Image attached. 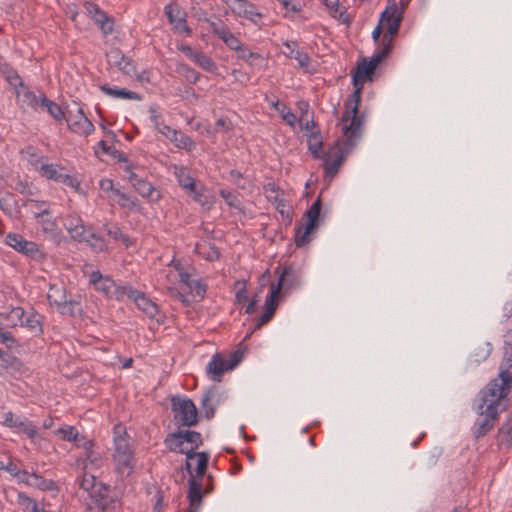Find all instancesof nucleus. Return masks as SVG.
<instances>
[{
	"label": "nucleus",
	"mask_w": 512,
	"mask_h": 512,
	"mask_svg": "<svg viewBox=\"0 0 512 512\" xmlns=\"http://www.w3.org/2000/svg\"><path fill=\"white\" fill-rule=\"evenodd\" d=\"M284 46L286 50L284 54L291 59L297 60L301 68H307L310 63V58L307 53L300 51L295 42H285Z\"/></svg>",
	"instance_id": "a878e982"
},
{
	"label": "nucleus",
	"mask_w": 512,
	"mask_h": 512,
	"mask_svg": "<svg viewBox=\"0 0 512 512\" xmlns=\"http://www.w3.org/2000/svg\"><path fill=\"white\" fill-rule=\"evenodd\" d=\"M115 453L114 456L133 453L129 441L126 437L117 436L114 439Z\"/></svg>",
	"instance_id": "49530a36"
},
{
	"label": "nucleus",
	"mask_w": 512,
	"mask_h": 512,
	"mask_svg": "<svg viewBox=\"0 0 512 512\" xmlns=\"http://www.w3.org/2000/svg\"><path fill=\"white\" fill-rule=\"evenodd\" d=\"M98 146L102 150L103 153L111 155L113 158L117 159L119 162H127V157L121 151L113 148L108 145L106 141L101 140L98 143Z\"/></svg>",
	"instance_id": "de8ad7c7"
},
{
	"label": "nucleus",
	"mask_w": 512,
	"mask_h": 512,
	"mask_svg": "<svg viewBox=\"0 0 512 512\" xmlns=\"http://www.w3.org/2000/svg\"><path fill=\"white\" fill-rule=\"evenodd\" d=\"M284 8L286 11H291V12L296 13V12L301 11L302 5H301L300 0H287L285 2Z\"/></svg>",
	"instance_id": "774afa93"
},
{
	"label": "nucleus",
	"mask_w": 512,
	"mask_h": 512,
	"mask_svg": "<svg viewBox=\"0 0 512 512\" xmlns=\"http://www.w3.org/2000/svg\"><path fill=\"white\" fill-rule=\"evenodd\" d=\"M186 455V461H189L195 457H197V467H196V476L197 478H202L207 471L210 455L207 452H196L195 448L185 451L184 453Z\"/></svg>",
	"instance_id": "b1692460"
},
{
	"label": "nucleus",
	"mask_w": 512,
	"mask_h": 512,
	"mask_svg": "<svg viewBox=\"0 0 512 512\" xmlns=\"http://www.w3.org/2000/svg\"><path fill=\"white\" fill-rule=\"evenodd\" d=\"M92 503L99 509L100 512H109L114 509L116 497L112 494L111 487L103 483L98 484V488L91 492Z\"/></svg>",
	"instance_id": "4468645a"
},
{
	"label": "nucleus",
	"mask_w": 512,
	"mask_h": 512,
	"mask_svg": "<svg viewBox=\"0 0 512 512\" xmlns=\"http://www.w3.org/2000/svg\"><path fill=\"white\" fill-rule=\"evenodd\" d=\"M492 351V344L484 339H475L472 341L469 349V361L474 364H480L485 361Z\"/></svg>",
	"instance_id": "6ab92c4d"
},
{
	"label": "nucleus",
	"mask_w": 512,
	"mask_h": 512,
	"mask_svg": "<svg viewBox=\"0 0 512 512\" xmlns=\"http://www.w3.org/2000/svg\"><path fill=\"white\" fill-rule=\"evenodd\" d=\"M130 299H132L137 307L142 310L148 317L154 318L158 313V306L150 300L146 295L137 290H130Z\"/></svg>",
	"instance_id": "412c9836"
},
{
	"label": "nucleus",
	"mask_w": 512,
	"mask_h": 512,
	"mask_svg": "<svg viewBox=\"0 0 512 512\" xmlns=\"http://www.w3.org/2000/svg\"><path fill=\"white\" fill-rule=\"evenodd\" d=\"M116 282L108 277H104L99 283L95 285L98 291L103 292L107 297H110L111 291Z\"/></svg>",
	"instance_id": "4d7b16f0"
},
{
	"label": "nucleus",
	"mask_w": 512,
	"mask_h": 512,
	"mask_svg": "<svg viewBox=\"0 0 512 512\" xmlns=\"http://www.w3.org/2000/svg\"><path fill=\"white\" fill-rule=\"evenodd\" d=\"M105 231L111 238L114 240H121L127 247L132 244L129 236L124 234L116 225L111 227L105 226Z\"/></svg>",
	"instance_id": "c03bdc74"
},
{
	"label": "nucleus",
	"mask_w": 512,
	"mask_h": 512,
	"mask_svg": "<svg viewBox=\"0 0 512 512\" xmlns=\"http://www.w3.org/2000/svg\"><path fill=\"white\" fill-rule=\"evenodd\" d=\"M326 7L333 13V17L341 20L343 23L350 24L351 17L346 14L345 9L340 10L339 0H325Z\"/></svg>",
	"instance_id": "e433bc0d"
},
{
	"label": "nucleus",
	"mask_w": 512,
	"mask_h": 512,
	"mask_svg": "<svg viewBox=\"0 0 512 512\" xmlns=\"http://www.w3.org/2000/svg\"><path fill=\"white\" fill-rule=\"evenodd\" d=\"M301 124L302 130L306 132V135L311 139L321 138V131L318 128L317 123L314 121L313 116H309L304 119Z\"/></svg>",
	"instance_id": "ea45409f"
},
{
	"label": "nucleus",
	"mask_w": 512,
	"mask_h": 512,
	"mask_svg": "<svg viewBox=\"0 0 512 512\" xmlns=\"http://www.w3.org/2000/svg\"><path fill=\"white\" fill-rule=\"evenodd\" d=\"M41 94L36 95L35 92L31 91L28 87L22 86V88L16 90V96L20 107L23 110H37L41 106Z\"/></svg>",
	"instance_id": "aec40b11"
},
{
	"label": "nucleus",
	"mask_w": 512,
	"mask_h": 512,
	"mask_svg": "<svg viewBox=\"0 0 512 512\" xmlns=\"http://www.w3.org/2000/svg\"><path fill=\"white\" fill-rule=\"evenodd\" d=\"M321 208L322 202L319 196L305 212V224H299L295 227V244L297 247H303L311 241L310 234L319 226Z\"/></svg>",
	"instance_id": "7ed1b4c3"
},
{
	"label": "nucleus",
	"mask_w": 512,
	"mask_h": 512,
	"mask_svg": "<svg viewBox=\"0 0 512 512\" xmlns=\"http://www.w3.org/2000/svg\"><path fill=\"white\" fill-rule=\"evenodd\" d=\"M7 81L15 88V91L25 86L21 77L16 72L9 73L7 75Z\"/></svg>",
	"instance_id": "0e129e2a"
},
{
	"label": "nucleus",
	"mask_w": 512,
	"mask_h": 512,
	"mask_svg": "<svg viewBox=\"0 0 512 512\" xmlns=\"http://www.w3.org/2000/svg\"><path fill=\"white\" fill-rule=\"evenodd\" d=\"M0 343L6 345L7 348L15 347L17 341L14 339L10 331H7L0 327Z\"/></svg>",
	"instance_id": "bf43d9fd"
},
{
	"label": "nucleus",
	"mask_w": 512,
	"mask_h": 512,
	"mask_svg": "<svg viewBox=\"0 0 512 512\" xmlns=\"http://www.w3.org/2000/svg\"><path fill=\"white\" fill-rule=\"evenodd\" d=\"M216 395V391L214 388H211L205 392V394L201 398V407L204 411V415L207 419H211L215 414V408L211 404V401Z\"/></svg>",
	"instance_id": "72a5a7b5"
},
{
	"label": "nucleus",
	"mask_w": 512,
	"mask_h": 512,
	"mask_svg": "<svg viewBox=\"0 0 512 512\" xmlns=\"http://www.w3.org/2000/svg\"><path fill=\"white\" fill-rule=\"evenodd\" d=\"M69 129L82 136H88L94 131L93 123L87 118L81 107L77 108L76 113L67 112L65 117Z\"/></svg>",
	"instance_id": "ddd939ff"
},
{
	"label": "nucleus",
	"mask_w": 512,
	"mask_h": 512,
	"mask_svg": "<svg viewBox=\"0 0 512 512\" xmlns=\"http://www.w3.org/2000/svg\"><path fill=\"white\" fill-rule=\"evenodd\" d=\"M180 11L177 6H174L173 4H168L165 7V14L167 15L169 21L171 23H174L176 21L185 23V20L181 17H178Z\"/></svg>",
	"instance_id": "13d9d810"
},
{
	"label": "nucleus",
	"mask_w": 512,
	"mask_h": 512,
	"mask_svg": "<svg viewBox=\"0 0 512 512\" xmlns=\"http://www.w3.org/2000/svg\"><path fill=\"white\" fill-rule=\"evenodd\" d=\"M178 148L192 150L195 147L194 141L182 132L175 131L169 138Z\"/></svg>",
	"instance_id": "f704fd0d"
},
{
	"label": "nucleus",
	"mask_w": 512,
	"mask_h": 512,
	"mask_svg": "<svg viewBox=\"0 0 512 512\" xmlns=\"http://www.w3.org/2000/svg\"><path fill=\"white\" fill-rule=\"evenodd\" d=\"M25 312L21 307H15L11 309L10 317L16 318L20 321L22 326H26L33 333H41L42 332V316L36 312L30 313L27 317L24 318Z\"/></svg>",
	"instance_id": "f3484780"
},
{
	"label": "nucleus",
	"mask_w": 512,
	"mask_h": 512,
	"mask_svg": "<svg viewBox=\"0 0 512 512\" xmlns=\"http://www.w3.org/2000/svg\"><path fill=\"white\" fill-rule=\"evenodd\" d=\"M223 36L220 38L224 41V43L232 50H235V51H239L241 50L242 48V44L240 42V40L234 35L232 34L229 29L225 32V33H222Z\"/></svg>",
	"instance_id": "3c124183"
},
{
	"label": "nucleus",
	"mask_w": 512,
	"mask_h": 512,
	"mask_svg": "<svg viewBox=\"0 0 512 512\" xmlns=\"http://www.w3.org/2000/svg\"><path fill=\"white\" fill-rule=\"evenodd\" d=\"M35 217L39 219L42 232L52 240L60 243L62 238V230L59 228L56 220L51 217L50 210L48 207L44 208L40 212H35Z\"/></svg>",
	"instance_id": "2eb2a0df"
},
{
	"label": "nucleus",
	"mask_w": 512,
	"mask_h": 512,
	"mask_svg": "<svg viewBox=\"0 0 512 512\" xmlns=\"http://www.w3.org/2000/svg\"><path fill=\"white\" fill-rule=\"evenodd\" d=\"M354 87L356 89L350 99L345 102V112L341 117V122L344 123L343 135L348 136V147L353 146L355 138L362 137L365 123V115L359 112L363 85Z\"/></svg>",
	"instance_id": "f03ea898"
},
{
	"label": "nucleus",
	"mask_w": 512,
	"mask_h": 512,
	"mask_svg": "<svg viewBox=\"0 0 512 512\" xmlns=\"http://www.w3.org/2000/svg\"><path fill=\"white\" fill-rule=\"evenodd\" d=\"M134 188L142 197L150 198L152 197V194L154 192V187L152 186V184L144 179L137 183V186H135Z\"/></svg>",
	"instance_id": "6e6d98bb"
},
{
	"label": "nucleus",
	"mask_w": 512,
	"mask_h": 512,
	"mask_svg": "<svg viewBox=\"0 0 512 512\" xmlns=\"http://www.w3.org/2000/svg\"><path fill=\"white\" fill-rule=\"evenodd\" d=\"M196 477V475H191L188 480L187 498L189 500V507L186 512H197L203 502L202 483Z\"/></svg>",
	"instance_id": "a211bd4d"
},
{
	"label": "nucleus",
	"mask_w": 512,
	"mask_h": 512,
	"mask_svg": "<svg viewBox=\"0 0 512 512\" xmlns=\"http://www.w3.org/2000/svg\"><path fill=\"white\" fill-rule=\"evenodd\" d=\"M40 174L47 179H52L74 189H78L80 186L79 180L70 175L66 168L55 164H43L40 168Z\"/></svg>",
	"instance_id": "9b49d317"
},
{
	"label": "nucleus",
	"mask_w": 512,
	"mask_h": 512,
	"mask_svg": "<svg viewBox=\"0 0 512 512\" xmlns=\"http://www.w3.org/2000/svg\"><path fill=\"white\" fill-rule=\"evenodd\" d=\"M47 298L50 304H54L56 306L64 304L63 301L67 299L64 287L58 285H51L49 288V292L47 294Z\"/></svg>",
	"instance_id": "4c0bfd02"
},
{
	"label": "nucleus",
	"mask_w": 512,
	"mask_h": 512,
	"mask_svg": "<svg viewBox=\"0 0 512 512\" xmlns=\"http://www.w3.org/2000/svg\"><path fill=\"white\" fill-rule=\"evenodd\" d=\"M344 137L345 140L341 145L340 140H337L335 145L329 149L328 154L334 156V159L332 161H329L328 159L324 161L325 174L330 178H333L337 174L341 164L344 161L345 156L356 147L360 139L355 138L353 146L348 147V136Z\"/></svg>",
	"instance_id": "1a4fd4ad"
},
{
	"label": "nucleus",
	"mask_w": 512,
	"mask_h": 512,
	"mask_svg": "<svg viewBox=\"0 0 512 512\" xmlns=\"http://www.w3.org/2000/svg\"><path fill=\"white\" fill-rule=\"evenodd\" d=\"M219 194L230 207L238 208L240 206V200L234 192L222 189Z\"/></svg>",
	"instance_id": "5fc2aeb1"
},
{
	"label": "nucleus",
	"mask_w": 512,
	"mask_h": 512,
	"mask_svg": "<svg viewBox=\"0 0 512 512\" xmlns=\"http://www.w3.org/2000/svg\"><path fill=\"white\" fill-rule=\"evenodd\" d=\"M17 503L24 512H39L38 504L22 492L17 493Z\"/></svg>",
	"instance_id": "a19ab883"
},
{
	"label": "nucleus",
	"mask_w": 512,
	"mask_h": 512,
	"mask_svg": "<svg viewBox=\"0 0 512 512\" xmlns=\"http://www.w3.org/2000/svg\"><path fill=\"white\" fill-rule=\"evenodd\" d=\"M82 241L88 242L96 252L104 251L106 248L104 240L93 232L86 231V239H83Z\"/></svg>",
	"instance_id": "a18cd8bd"
},
{
	"label": "nucleus",
	"mask_w": 512,
	"mask_h": 512,
	"mask_svg": "<svg viewBox=\"0 0 512 512\" xmlns=\"http://www.w3.org/2000/svg\"><path fill=\"white\" fill-rule=\"evenodd\" d=\"M511 390L512 376L502 371L479 392L474 403V410L478 414L473 428L475 438H481L491 431L498 418L501 401Z\"/></svg>",
	"instance_id": "f257e3e1"
},
{
	"label": "nucleus",
	"mask_w": 512,
	"mask_h": 512,
	"mask_svg": "<svg viewBox=\"0 0 512 512\" xmlns=\"http://www.w3.org/2000/svg\"><path fill=\"white\" fill-rule=\"evenodd\" d=\"M290 274L291 270L285 268L280 275L277 284L273 283L271 285L270 292L265 300V311L260 317L257 318L254 327L255 330L260 329L273 318L278 306V299L281 296V289L283 286L288 285Z\"/></svg>",
	"instance_id": "20e7f679"
},
{
	"label": "nucleus",
	"mask_w": 512,
	"mask_h": 512,
	"mask_svg": "<svg viewBox=\"0 0 512 512\" xmlns=\"http://www.w3.org/2000/svg\"><path fill=\"white\" fill-rule=\"evenodd\" d=\"M389 55V48H381L380 51L375 53L371 58H363L358 62L356 70L352 76L353 85H363L366 81L372 80L377 66Z\"/></svg>",
	"instance_id": "0eeeda50"
},
{
	"label": "nucleus",
	"mask_w": 512,
	"mask_h": 512,
	"mask_svg": "<svg viewBox=\"0 0 512 512\" xmlns=\"http://www.w3.org/2000/svg\"><path fill=\"white\" fill-rule=\"evenodd\" d=\"M177 270H179V282L185 285L191 293H195L199 298H204L206 293V286L202 284L199 280H195L191 278V275L182 269H180V264L175 266Z\"/></svg>",
	"instance_id": "5701e85b"
},
{
	"label": "nucleus",
	"mask_w": 512,
	"mask_h": 512,
	"mask_svg": "<svg viewBox=\"0 0 512 512\" xmlns=\"http://www.w3.org/2000/svg\"><path fill=\"white\" fill-rule=\"evenodd\" d=\"M107 62L110 66L117 67L122 73L133 76L136 74L132 60L126 57L118 48H112L106 53Z\"/></svg>",
	"instance_id": "dca6fc26"
},
{
	"label": "nucleus",
	"mask_w": 512,
	"mask_h": 512,
	"mask_svg": "<svg viewBox=\"0 0 512 512\" xmlns=\"http://www.w3.org/2000/svg\"><path fill=\"white\" fill-rule=\"evenodd\" d=\"M93 19L104 34L112 33L114 21L104 11L100 10L97 14H94Z\"/></svg>",
	"instance_id": "c9c22d12"
},
{
	"label": "nucleus",
	"mask_w": 512,
	"mask_h": 512,
	"mask_svg": "<svg viewBox=\"0 0 512 512\" xmlns=\"http://www.w3.org/2000/svg\"><path fill=\"white\" fill-rule=\"evenodd\" d=\"M22 476V481L38 489L53 490L55 487V483L52 480L45 479L44 477L36 473H29L27 471H23Z\"/></svg>",
	"instance_id": "393cba45"
},
{
	"label": "nucleus",
	"mask_w": 512,
	"mask_h": 512,
	"mask_svg": "<svg viewBox=\"0 0 512 512\" xmlns=\"http://www.w3.org/2000/svg\"><path fill=\"white\" fill-rule=\"evenodd\" d=\"M130 290H134L131 286L128 285H119L117 283L114 284V288L111 291L110 298H114L116 300H122L125 295L130 298Z\"/></svg>",
	"instance_id": "603ef678"
},
{
	"label": "nucleus",
	"mask_w": 512,
	"mask_h": 512,
	"mask_svg": "<svg viewBox=\"0 0 512 512\" xmlns=\"http://www.w3.org/2000/svg\"><path fill=\"white\" fill-rule=\"evenodd\" d=\"M298 108L301 111V115L299 118L300 123H302L305 118L313 115V113L309 110V103L306 101H300L298 103Z\"/></svg>",
	"instance_id": "338daca9"
},
{
	"label": "nucleus",
	"mask_w": 512,
	"mask_h": 512,
	"mask_svg": "<svg viewBox=\"0 0 512 512\" xmlns=\"http://www.w3.org/2000/svg\"><path fill=\"white\" fill-rule=\"evenodd\" d=\"M243 356V351L236 350L230 354L229 360L226 361L222 358L221 354L216 353L209 361L206 372L213 381L219 382L226 371L233 370L241 363Z\"/></svg>",
	"instance_id": "6e6552de"
},
{
	"label": "nucleus",
	"mask_w": 512,
	"mask_h": 512,
	"mask_svg": "<svg viewBox=\"0 0 512 512\" xmlns=\"http://www.w3.org/2000/svg\"><path fill=\"white\" fill-rule=\"evenodd\" d=\"M22 367L20 360L0 349V374L19 371Z\"/></svg>",
	"instance_id": "bb28decb"
},
{
	"label": "nucleus",
	"mask_w": 512,
	"mask_h": 512,
	"mask_svg": "<svg viewBox=\"0 0 512 512\" xmlns=\"http://www.w3.org/2000/svg\"><path fill=\"white\" fill-rule=\"evenodd\" d=\"M93 442L91 440H84L80 447L85 449L86 461L93 466H100L101 459L99 455L93 451Z\"/></svg>",
	"instance_id": "37998d69"
},
{
	"label": "nucleus",
	"mask_w": 512,
	"mask_h": 512,
	"mask_svg": "<svg viewBox=\"0 0 512 512\" xmlns=\"http://www.w3.org/2000/svg\"><path fill=\"white\" fill-rule=\"evenodd\" d=\"M512 367V330L511 331H508L507 334L505 335V340H504V357H503V362L500 366L501 368V371H505L506 373H509L508 372V369Z\"/></svg>",
	"instance_id": "2f4dec72"
},
{
	"label": "nucleus",
	"mask_w": 512,
	"mask_h": 512,
	"mask_svg": "<svg viewBox=\"0 0 512 512\" xmlns=\"http://www.w3.org/2000/svg\"><path fill=\"white\" fill-rule=\"evenodd\" d=\"M166 447L172 451L177 453H184L183 449V440L180 437V433L174 432L167 435L164 441Z\"/></svg>",
	"instance_id": "58836bf2"
},
{
	"label": "nucleus",
	"mask_w": 512,
	"mask_h": 512,
	"mask_svg": "<svg viewBox=\"0 0 512 512\" xmlns=\"http://www.w3.org/2000/svg\"><path fill=\"white\" fill-rule=\"evenodd\" d=\"M290 274L291 270L285 268L280 275L277 284L273 283L271 285L270 292L265 300V311L260 317L257 318L254 327L255 330L260 329L273 318L278 306V299L281 296V289L283 286L288 285Z\"/></svg>",
	"instance_id": "39448f33"
},
{
	"label": "nucleus",
	"mask_w": 512,
	"mask_h": 512,
	"mask_svg": "<svg viewBox=\"0 0 512 512\" xmlns=\"http://www.w3.org/2000/svg\"><path fill=\"white\" fill-rule=\"evenodd\" d=\"M238 57L246 62H249L250 64H252V59H261V56L258 53L244 49L243 47L238 51Z\"/></svg>",
	"instance_id": "e2e57ef3"
},
{
	"label": "nucleus",
	"mask_w": 512,
	"mask_h": 512,
	"mask_svg": "<svg viewBox=\"0 0 512 512\" xmlns=\"http://www.w3.org/2000/svg\"><path fill=\"white\" fill-rule=\"evenodd\" d=\"M0 423L9 428H16L18 432L27 435L30 439H34L37 435V428L32 421L16 416L12 412L0 414Z\"/></svg>",
	"instance_id": "f8f14e48"
},
{
	"label": "nucleus",
	"mask_w": 512,
	"mask_h": 512,
	"mask_svg": "<svg viewBox=\"0 0 512 512\" xmlns=\"http://www.w3.org/2000/svg\"><path fill=\"white\" fill-rule=\"evenodd\" d=\"M101 91L105 94L115 97V98H123V99H131V100H141V96L133 91L124 89V88H111L107 85H102L100 87Z\"/></svg>",
	"instance_id": "c756f323"
},
{
	"label": "nucleus",
	"mask_w": 512,
	"mask_h": 512,
	"mask_svg": "<svg viewBox=\"0 0 512 512\" xmlns=\"http://www.w3.org/2000/svg\"><path fill=\"white\" fill-rule=\"evenodd\" d=\"M99 483L100 482L96 481L95 476L90 474H84L79 486L81 489L87 491L91 495V492H94L98 488Z\"/></svg>",
	"instance_id": "8fccbe9b"
},
{
	"label": "nucleus",
	"mask_w": 512,
	"mask_h": 512,
	"mask_svg": "<svg viewBox=\"0 0 512 512\" xmlns=\"http://www.w3.org/2000/svg\"><path fill=\"white\" fill-rule=\"evenodd\" d=\"M177 177L180 186L188 191H195V180L186 172L185 169H180Z\"/></svg>",
	"instance_id": "09e8293b"
},
{
	"label": "nucleus",
	"mask_w": 512,
	"mask_h": 512,
	"mask_svg": "<svg viewBox=\"0 0 512 512\" xmlns=\"http://www.w3.org/2000/svg\"><path fill=\"white\" fill-rule=\"evenodd\" d=\"M64 226L73 240L82 241L86 239V229L80 217L68 215L64 219Z\"/></svg>",
	"instance_id": "4be33fe9"
},
{
	"label": "nucleus",
	"mask_w": 512,
	"mask_h": 512,
	"mask_svg": "<svg viewBox=\"0 0 512 512\" xmlns=\"http://www.w3.org/2000/svg\"><path fill=\"white\" fill-rule=\"evenodd\" d=\"M41 109H46L47 112L55 119L62 120L65 119L67 113L63 112L61 107L57 105L55 102L46 98L44 94H41Z\"/></svg>",
	"instance_id": "7c9ffc66"
},
{
	"label": "nucleus",
	"mask_w": 512,
	"mask_h": 512,
	"mask_svg": "<svg viewBox=\"0 0 512 512\" xmlns=\"http://www.w3.org/2000/svg\"><path fill=\"white\" fill-rule=\"evenodd\" d=\"M56 434L59 435L60 438L65 441L77 442L78 447H80L83 441L85 440L84 438L79 439V433L74 426L61 427L56 431Z\"/></svg>",
	"instance_id": "473e14b6"
},
{
	"label": "nucleus",
	"mask_w": 512,
	"mask_h": 512,
	"mask_svg": "<svg viewBox=\"0 0 512 512\" xmlns=\"http://www.w3.org/2000/svg\"><path fill=\"white\" fill-rule=\"evenodd\" d=\"M402 21V12L398 13L397 17L392 20V22L389 23L387 32L384 34L382 38V48H385L386 46L389 48V53L392 49V39L395 35H397L400 24Z\"/></svg>",
	"instance_id": "c85d7f7f"
},
{
	"label": "nucleus",
	"mask_w": 512,
	"mask_h": 512,
	"mask_svg": "<svg viewBox=\"0 0 512 512\" xmlns=\"http://www.w3.org/2000/svg\"><path fill=\"white\" fill-rule=\"evenodd\" d=\"M313 140H314V142L309 141V145H308L309 151L312 153V155L315 158H320L321 157L320 150L323 147V141L321 140V138L313 139Z\"/></svg>",
	"instance_id": "680f3d73"
},
{
	"label": "nucleus",
	"mask_w": 512,
	"mask_h": 512,
	"mask_svg": "<svg viewBox=\"0 0 512 512\" xmlns=\"http://www.w3.org/2000/svg\"><path fill=\"white\" fill-rule=\"evenodd\" d=\"M171 409L179 426L192 427L198 423V411L191 399L174 396L171 398Z\"/></svg>",
	"instance_id": "423d86ee"
},
{
	"label": "nucleus",
	"mask_w": 512,
	"mask_h": 512,
	"mask_svg": "<svg viewBox=\"0 0 512 512\" xmlns=\"http://www.w3.org/2000/svg\"><path fill=\"white\" fill-rule=\"evenodd\" d=\"M6 243L18 252L23 253L34 260H41L44 258V254L35 242L28 241L19 234L8 233L6 236Z\"/></svg>",
	"instance_id": "9d476101"
},
{
	"label": "nucleus",
	"mask_w": 512,
	"mask_h": 512,
	"mask_svg": "<svg viewBox=\"0 0 512 512\" xmlns=\"http://www.w3.org/2000/svg\"><path fill=\"white\" fill-rule=\"evenodd\" d=\"M178 433H180V437L183 440V442H188L194 445L195 449L199 448L203 443L202 436L197 431L178 430Z\"/></svg>",
	"instance_id": "79ce46f5"
},
{
	"label": "nucleus",
	"mask_w": 512,
	"mask_h": 512,
	"mask_svg": "<svg viewBox=\"0 0 512 512\" xmlns=\"http://www.w3.org/2000/svg\"><path fill=\"white\" fill-rule=\"evenodd\" d=\"M210 27L212 28V32L217 35L219 38L223 36L222 33H225L228 28L222 23V21H211Z\"/></svg>",
	"instance_id": "69168bd1"
},
{
	"label": "nucleus",
	"mask_w": 512,
	"mask_h": 512,
	"mask_svg": "<svg viewBox=\"0 0 512 512\" xmlns=\"http://www.w3.org/2000/svg\"><path fill=\"white\" fill-rule=\"evenodd\" d=\"M194 60L201 68L207 71H213L215 69V63L211 58L203 53H196L194 55Z\"/></svg>",
	"instance_id": "864d4df0"
},
{
	"label": "nucleus",
	"mask_w": 512,
	"mask_h": 512,
	"mask_svg": "<svg viewBox=\"0 0 512 512\" xmlns=\"http://www.w3.org/2000/svg\"><path fill=\"white\" fill-rule=\"evenodd\" d=\"M64 304H60L57 306L59 312L63 315L74 316V307L77 305V302L70 299H65L63 301Z\"/></svg>",
	"instance_id": "052dcab7"
},
{
	"label": "nucleus",
	"mask_w": 512,
	"mask_h": 512,
	"mask_svg": "<svg viewBox=\"0 0 512 512\" xmlns=\"http://www.w3.org/2000/svg\"><path fill=\"white\" fill-rule=\"evenodd\" d=\"M114 460L117 463L116 470L118 473L129 476L133 472L135 467L134 453L114 456Z\"/></svg>",
	"instance_id": "cd10ccee"
}]
</instances>
